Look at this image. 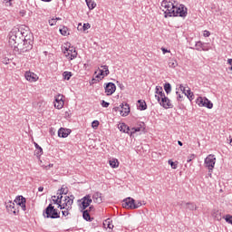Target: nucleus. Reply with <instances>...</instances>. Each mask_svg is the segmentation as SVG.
Returning a JSON list of instances; mask_svg holds the SVG:
<instances>
[{"label":"nucleus","mask_w":232,"mask_h":232,"mask_svg":"<svg viewBox=\"0 0 232 232\" xmlns=\"http://www.w3.org/2000/svg\"><path fill=\"white\" fill-rule=\"evenodd\" d=\"M49 24H50V26H55V24H57V19H55V18L50 19Z\"/></svg>","instance_id":"obj_42"},{"label":"nucleus","mask_w":232,"mask_h":232,"mask_svg":"<svg viewBox=\"0 0 232 232\" xmlns=\"http://www.w3.org/2000/svg\"><path fill=\"white\" fill-rule=\"evenodd\" d=\"M66 202H68V196H65V197H64V199L63 200V204H66Z\"/></svg>","instance_id":"obj_53"},{"label":"nucleus","mask_w":232,"mask_h":232,"mask_svg":"<svg viewBox=\"0 0 232 232\" xmlns=\"http://www.w3.org/2000/svg\"><path fill=\"white\" fill-rule=\"evenodd\" d=\"M118 130H120V131H122L123 133H128V135H130V127L126 125V123H120L118 125Z\"/></svg>","instance_id":"obj_23"},{"label":"nucleus","mask_w":232,"mask_h":232,"mask_svg":"<svg viewBox=\"0 0 232 232\" xmlns=\"http://www.w3.org/2000/svg\"><path fill=\"white\" fill-rule=\"evenodd\" d=\"M205 102H206V98L198 97L196 100V103L198 104L200 107H204Z\"/></svg>","instance_id":"obj_33"},{"label":"nucleus","mask_w":232,"mask_h":232,"mask_svg":"<svg viewBox=\"0 0 232 232\" xmlns=\"http://www.w3.org/2000/svg\"><path fill=\"white\" fill-rule=\"evenodd\" d=\"M164 90L166 93H171V84L167 82L164 84Z\"/></svg>","instance_id":"obj_37"},{"label":"nucleus","mask_w":232,"mask_h":232,"mask_svg":"<svg viewBox=\"0 0 232 232\" xmlns=\"http://www.w3.org/2000/svg\"><path fill=\"white\" fill-rule=\"evenodd\" d=\"M38 191H44V187H39Z\"/></svg>","instance_id":"obj_56"},{"label":"nucleus","mask_w":232,"mask_h":232,"mask_svg":"<svg viewBox=\"0 0 232 232\" xmlns=\"http://www.w3.org/2000/svg\"><path fill=\"white\" fill-rule=\"evenodd\" d=\"M59 32L60 34H62V35H70V33H68V27L66 26H63V28H60Z\"/></svg>","instance_id":"obj_35"},{"label":"nucleus","mask_w":232,"mask_h":232,"mask_svg":"<svg viewBox=\"0 0 232 232\" xmlns=\"http://www.w3.org/2000/svg\"><path fill=\"white\" fill-rule=\"evenodd\" d=\"M25 79H26V81H29L30 82H35V81H37V74H35L34 72H26Z\"/></svg>","instance_id":"obj_22"},{"label":"nucleus","mask_w":232,"mask_h":232,"mask_svg":"<svg viewBox=\"0 0 232 232\" xmlns=\"http://www.w3.org/2000/svg\"><path fill=\"white\" fill-rule=\"evenodd\" d=\"M15 204L22 208L23 211H26V198L23 196H18L14 199Z\"/></svg>","instance_id":"obj_15"},{"label":"nucleus","mask_w":232,"mask_h":232,"mask_svg":"<svg viewBox=\"0 0 232 232\" xmlns=\"http://www.w3.org/2000/svg\"><path fill=\"white\" fill-rule=\"evenodd\" d=\"M64 96L63 94H58L55 97V101H54V108H57V110H63V108L64 107Z\"/></svg>","instance_id":"obj_12"},{"label":"nucleus","mask_w":232,"mask_h":232,"mask_svg":"<svg viewBox=\"0 0 232 232\" xmlns=\"http://www.w3.org/2000/svg\"><path fill=\"white\" fill-rule=\"evenodd\" d=\"M92 27V25H90V24H83L82 25V32H86V30H90V28Z\"/></svg>","instance_id":"obj_43"},{"label":"nucleus","mask_w":232,"mask_h":232,"mask_svg":"<svg viewBox=\"0 0 232 232\" xmlns=\"http://www.w3.org/2000/svg\"><path fill=\"white\" fill-rule=\"evenodd\" d=\"M85 3L89 8V10H93V8H95V6H97V4H95V2H93L92 0H85Z\"/></svg>","instance_id":"obj_28"},{"label":"nucleus","mask_w":232,"mask_h":232,"mask_svg":"<svg viewBox=\"0 0 232 232\" xmlns=\"http://www.w3.org/2000/svg\"><path fill=\"white\" fill-rule=\"evenodd\" d=\"M178 144H179V146H183V143L180 140H178Z\"/></svg>","instance_id":"obj_58"},{"label":"nucleus","mask_w":232,"mask_h":232,"mask_svg":"<svg viewBox=\"0 0 232 232\" xmlns=\"http://www.w3.org/2000/svg\"><path fill=\"white\" fill-rule=\"evenodd\" d=\"M42 1H44V3H50V1L52 0H42Z\"/></svg>","instance_id":"obj_59"},{"label":"nucleus","mask_w":232,"mask_h":232,"mask_svg":"<svg viewBox=\"0 0 232 232\" xmlns=\"http://www.w3.org/2000/svg\"><path fill=\"white\" fill-rule=\"evenodd\" d=\"M115 90H117V86L113 82H108L105 86V93L110 96L115 93Z\"/></svg>","instance_id":"obj_16"},{"label":"nucleus","mask_w":232,"mask_h":232,"mask_svg":"<svg viewBox=\"0 0 232 232\" xmlns=\"http://www.w3.org/2000/svg\"><path fill=\"white\" fill-rule=\"evenodd\" d=\"M156 93L160 99H162L163 97H166V94L164 92H162V87L160 86H156Z\"/></svg>","instance_id":"obj_27"},{"label":"nucleus","mask_w":232,"mask_h":232,"mask_svg":"<svg viewBox=\"0 0 232 232\" xmlns=\"http://www.w3.org/2000/svg\"><path fill=\"white\" fill-rule=\"evenodd\" d=\"M77 28L80 31H82V24H79Z\"/></svg>","instance_id":"obj_54"},{"label":"nucleus","mask_w":232,"mask_h":232,"mask_svg":"<svg viewBox=\"0 0 232 232\" xmlns=\"http://www.w3.org/2000/svg\"><path fill=\"white\" fill-rule=\"evenodd\" d=\"M193 159H195V155L192 154L189 159L187 160V162H191V160H193Z\"/></svg>","instance_id":"obj_51"},{"label":"nucleus","mask_w":232,"mask_h":232,"mask_svg":"<svg viewBox=\"0 0 232 232\" xmlns=\"http://www.w3.org/2000/svg\"><path fill=\"white\" fill-rule=\"evenodd\" d=\"M92 127L94 129L99 128V121H93L92 123Z\"/></svg>","instance_id":"obj_45"},{"label":"nucleus","mask_w":232,"mask_h":232,"mask_svg":"<svg viewBox=\"0 0 232 232\" xmlns=\"http://www.w3.org/2000/svg\"><path fill=\"white\" fill-rule=\"evenodd\" d=\"M183 97H184V95L179 94L178 95V101H182Z\"/></svg>","instance_id":"obj_55"},{"label":"nucleus","mask_w":232,"mask_h":232,"mask_svg":"<svg viewBox=\"0 0 232 232\" xmlns=\"http://www.w3.org/2000/svg\"><path fill=\"white\" fill-rule=\"evenodd\" d=\"M5 208L8 213L10 214L14 213V215H19V210L15 208V203H14L13 201L9 200L5 202Z\"/></svg>","instance_id":"obj_13"},{"label":"nucleus","mask_w":232,"mask_h":232,"mask_svg":"<svg viewBox=\"0 0 232 232\" xmlns=\"http://www.w3.org/2000/svg\"><path fill=\"white\" fill-rule=\"evenodd\" d=\"M56 198H58L60 200V202H62V203L64 200V199H63V195H60V194H57Z\"/></svg>","instance_id":"obj_49"},{"label":"nucleus","mask_w":232,"mask_h":232,"mask_svg":"<svg viewBox=\"0 0 232 232\" xmlns=\"http://www.w3.org/2000/svg\"><path fill=\"white\" fill-rule=\"evenodd\" d=\"M142 127H133L130 129V135H133V133H137L138 131H140Z\"/></svg>","instance_id":"obj_38"},{"label":"nucleus","mask_w":232,"mask_h":232,"mask_svg":"<svg viewBox=\"0 0 232 232\" xmlns=\"http://www.w3.org/2000/svg\"><path fill=\"white\" fill-rule=\"evenodd\" d=\"M52 198H53V204H56L58 207H59L61 204H63V203L61 202V200H59V199L57 198V196H53Z\"/></svg>","instance_id":"obj_39"},{"label":"nucleus","mask_w":232,"mask_h":232,"mask_svg":"<svg viewBox=\"0 0 232 232\" xmlns=\"http://www.w3.org/2000/svg\"><path fill=\"white\" fill-rule=\"evenodd\" d=\"M102 108H108L110 106V102H105L104 100L102 101Z\"/></svg>","instance_id":"obj_46"},{"label":"nucleus","mask_w":232,"mask_h":232,"mask_svg":"<svg viewBox=\"0 0 232 232\" xmlns=\"http://www.w3.org/2000/svg\"><path fill=\"white\" fill-rule=\"evenodd\" d=\"M176 2H169L168 0H163L161 2V8L164 11L165 17H173L172 10L175 8Z\"/></svg>","instance_id":"obj_4"},{"label":"nucleus","mask_w":232,"mask_h":232,"mask_svg":"<svg viewBox=\"0 0 232 232\" xmlns=\"http://www.w3.org/2000/svg\"><path fill=\"white\" fill-rule=\"evenodd\" d=\"M109 164L111 168H119V160L111 159L110 160Z\"/></svg>","instance_id":"obj_29"},{"label":"nucleus","mask_w":232,"mask_h":232,"mask_svg":"<svg viewBox=\"0 0 232 232\" xmlns=\"http://www.w3.org/2000/svg\"><path fill=\"white\" fill-rule=\"evenodd\" d=\"M95 81V79H92V82Z\"/></svg>","instance_id":"obj_64"},{"label":"nucleus","mask_w":232,"mask_h":232,"mask_svg":"<svg viewBox=\"0 0 232 232\" xmlns=\"http://www.w3.org/2000/svg\"><path fill=\"white\" fill-rule=\"evenodd\" d=\"M111 218H107L103 221V227H107L108 229H113V224L111 223Z\"/></svg>","instance_id":"obj_26"},{"label":"nucleus","mask_w":232,"mask_h":232,"mask_svg":"<svg viewBox=\"0 0 232 232\" xmlns=\"http://www.w3.org/2000/svg\"><path fill=\"white\" fill-rule=\"evenodd\" d=\"M177 66H179L177 60L170 59L169 61V68H177Z\"/></svg>","instance_id":"obj_34"},{"label":"nucleus","mask_w":232,"mask_h":232,"mask_svg":"<svg viewBox=\"0 0 232 232\" xmlns=\"http://www.w3.org/2000/svg\"><path fill=\"white\" fill-rule=\"evenodd\" d=\"M179 89L181 90V92H183V93H185L188 101H193L195 99V94H193L191 90L188 89L186 91V87H184L182 84L179 86Z\"/></svg>","instance_id":"obj_18"},{"label":"nucleus","mask_w":232,"mask_h":232,"mask_svg":"<svg viewBox=\"0 0 232 232\" xmlns=\"http://www.w3.org/2000/svg\"><path fill=\"white\" fill-rule=\"evenodd\" d=\"M63 79H65V81H70V79H72V72H64L63 73Z\"/></svg>","instance_id":"obj_36"},{"label":"nucleus","mask_w":232,"mask_h":232,"mask_svg":"<svg viewBox=\"0 0 232 232\" xmlns=\"http://www.w3.org/2000/svg\"><path fill=\"white\" fill-rule=\"evenodd\" d=\"M82 217L83 219L86 220L87 222H92V217H90V212H88V210H84L82 212Z\"/></svg>","instance_id":"obj_30"},{"label":"nucleus","mask_w":232,"mask_h":232,"mask_svg":"<svg viewBox=\"0 0 232 232\" xmlns=\"http://www.w3.org/2000/svg\"><path fill=\"white\" fill-rule=\"evenodd\" d=\"M57 195H68V188L63 186L60 189H58Z\"/></svg>","instance_id":"obj_32"},{"label":"nucleus","mask_w":232,"mask_h":232,"mask_svg":"<svg viewBox=\"0 0 232 232\" xmlns=\"http://www.w3.org/2000/svg\"><path fill=\"white\" fill-rule=\"evenodd\" d=\"M63 53L65 57L70 61H73V59H77V51L73 46L65 47Z\"/></svg>","instance_id":"obj_9"},{"label":"nucleus","mask_w":232,"mask_h":232,"mask_svg":"<svg viewBox=\"0 0 232 232\" xmlns=\"http://www.w3.org/2000/svg\"><path fill=\"white\" fill-rule=\"evenodd\" d=\"M114 111H119L121 117H128L130 115V105L128 103H122L119 107H115Z\"/></svg>","instance_id":"obj_10"},{"label":"nucleus","mask_w":232,"mask_h":232,"mask_svg":"<svg viewBox=\"0 0 232 232\" xmlns=\"http://www.w3.org/2000/svg\"><path fill=\"white\" fill-rule=\"evenodd\" d=\"M138 103H139L138 108L139 110H140V111H144V110L148 109V105L146 104L145 101L139 100Z\"/></svg>","instance_id":"obj_24"},{"label":"nucleus","mask_w":232,"mask_h":232,"mask_svg":"<svg viewBox=\"0 0 232 232\" xmlns=\"http://www.w3.org/2000/svg\"><path fill=\"white\" fill-rule=\"evenodd\" d=\"M34 48L32 40L26 39V37L23 40L22 44L18 45V48L16 49L21 53H24L26 52H30Z\"/></svg>","instance_id":"obj_7"},{"label":"nucleus","mask_w":232,"mask_h":232,"mask_svg":"<svg viewBox=\"0 0 232 232\" xmlns=\"http://www.w3.org/2000/svg\"><path fill=\"white\" fill-rule=\"evenodd\" d=\"M102 68L100 70V72L96 75V79H100V81H102L103 77H107V75H110V70L108 69V65H102Z\"/></svg>","instance_id":"obj_14"},{"label":"nucleus","mask_w":232,"mask_h":232,"mask_svg":"<svg viewBox=\"0 0 232 232\" xmlns=\"http://www.w3.org/2000/svg\"><path fill=\"white\" fill-rule=\"evenodd\" d=\"M34 147H35L34 155L36 157H41V155H43V148H41V146H39V144L35 142H34Z\"/></svg>","instance_id":"obj_25"},{"label":"nucleus","mask_w":232,"mask_h":232,"mask_svg":"<svg viewBox=\"0 0 232 232\" xmlns=\"http://www.w3.org/2000/svg\"><path fill=\"white\" fill-rule=\"evenodd\" d=\"M44 218H61V214L52 204H49L44 211Z\"/></svg>","instance_id":"obj_5"},{"label":"nucleus","mask_w":232,"mask_h":232,"mask_svg":"<svg viewBox=\"0 0 232 232\" xmlns=\"http://www.w3.org/2000/svg\"><path fill=\"white\" fill-rule=\"evenodd\" d=\"M24 34H23V32L19 30V28H14L9 33V44L14 48V50H17L21 44H23V40L24 39Z\"/></svg>","instance_id":"obj_1"},{"label":"nucleus","mask_w":232,"mask_h":232,"mask_svg":"<svg viewBox=\"0 0 232 232\" xmlns=\"http://www.w3.org/2000/svg\"><path fill=\"white\" fill-rule=\"evenodd\" d=\"M217 162V158H215V155L209 154L205 159V167L208 168L209 177H211V173H213V169L215 168V163Z\"/></svg>","instance_id":"obj_6"},{"label":"nucleus","mask_w":232,"mask_h":232,"mask_svg":"<svg viewBox=\"0 0 232 232\" xmlns=\"http://www.w3.org/2000/svg\"><path fill=\"white\" fill-rule=\"evenodd\" d=\"M73 198H75L73 195L67 197L66 203L62 202L58 208H60V209H72V206L73 204Z\"/></svg>","instance_id":"obj_11"},{"label":"nucleus","mask_w":232,"mask_h":232,"mask_svg":"<svg viewBox=\"0 0 232 232\" xmlns=\"http://www.w3.org/2000/svg\"><path fill=\"white\" fill-rule=\"evenodd\" d=\"M225 220L226 222H227L228 224H231L232 225V216L231 215H227L225 217Z\"/></svg>","instance_id":"obj_44"},{"label":"nucleus","mask_w":232,"mask_h":232,"mask_svg":"<svg viewBox=\"0 0 232 232\" xmlns=\"http://www.w3.org/2000/svg\"><path fill=\"white\" fill-rule=\"evenodd\" d=\"M203 107L211 110L213 108V102H211L208 98H205V105H203Z\"/></svg>","instance_id":"obj_31"},{"label":"nucleus","mask_w":232,"mask_h":232,"mask_svg":"<svg viewBox=\"0 0 232 232\" xmlns=\"http://www.w3.org/2000/svg\"><path fill=\"white\" fill-rule=\"evenodd\" d=\"M169 166H171L172 169H177L178 166H177V163L171 160H169Z\"/></svg>","instance_id":"obj_41"},{"label":"nucleus","mask_w":232,"mask_h":232,"mask_svg":"<svg viewBox=\"0 0 232 232\" xmlns=\"http://www.w3.org/2000/svg\"><path fill=\"white\" fill-rule=\"evenodd\" d=\"M92 200L96 204H102V194L101 192H95L92 195Z\"/></svg>","instance_id":"obj_21"},{"label":"nucleus","mask_w":232,"mask_h":232,"mask_svg":"<svg viewBox=\"0 0 232 232\" xmlns=\"http://www.w3.org/2000/svg\"><path fill=\"white\" fill-rule=\"evenodd\" d=\"M81 202H82V209H86V208L90 207V204H92L93 200L92 199V196L86 195L81 199Z\"/></svg>","instance_id":"obj_17"},{"label":"nucleus","mask_w":232,"mask_h":232,"mask_svg":"<svg viewBox=\"0 0 232 232\" xmlns=\"http://www.w3.org/2000/svg\"><path fill=\"white\" fill-rule=\"evenodd\" d=\"M93 208V207H90V209H92Z\"/></svg>","instance_id":"obj_63"},{"label":"nucleus","mask_w":232,"mask_h":232,"mask_svg":"<svg viewBox=\"0 0 232 232\" xmlns=\"http://www.w3.org/2000/svg\"><path fill=\"white\" fill-rule=\"evenodd\" d=\"M227 63H228V64H230V66H232V59H228Z\"/></svg>","instance_id":"obj_57"},{"label":"nucleus","mask_w":232,"mask_h":232,"mask_svg":"<svg viewBox=\"0 0 232 232\" xmlns=\"http://www.w3.org/2000/svg\"><path fill=\"white\" fill-rule=\"evenodd\" d=\"M179 206L182 209H189L190 211L197 209V205H195L194 203H189V202L186 203L182 201L179 204Z\"/></svg>","instance_id":"obj_19"},{"label":"nucleus","mask_w":232,"mask_h":232,"mask_svg":"<svg viewBox=\"0 0 232 232\" xmlns=\"http://www.w3.org/2000/svg\"><path fill=\"white\" fill-rule=\"evenodd\" d=\"M161 51H162V53L165 54V53H169V50L168 49H166V48H164V47H162L161 48Z\"/></svg>","instance_id":"obj_52"},{"label":"nucleus","mask_w":232,"mask_h":232,"mask_svg":"<svg viewBox=\"0 0 232 232\" xmlns=\"http://www.w3.org/2000/svg\"><path fill=\"white\" fill-rule=\"evenodd\" d=\"M188 15V8L182 4L176 2L174 10H172V17H186Z\"/></svg>","instance_id":"obj_3"},{"label":"nucleus","mask_w":232,"mask_h":232,"mask_svg":"<svg viewBox=\"0 0 232 232\" xmlns=\"http://www.w3.org/2000/svg\"><path fill=\"white\" fill-rule=\"evenodd\" d=\"M229 144H230V146H232V138H230V140H229Z\"/></svg>","instance_id":"obj_62"},{"label":"nucleus","mask_w":232,"mask_h":232,"mask_svg":"<svg viewBox=\"0 0 232 232\" xmlns=\"http://www.w3.org/2000/svg\"><path fill=\"white\" fill-rule=\"evenodd\" d=\"M12 2V0H5V3L10 5V3Z\"/></svg>","instance_id":"obj_60"},{"label":"nucleus","mask_w":232,"mask_h":232,"mask_svg":"<svg viewBox=\"0 0 232 232\" xmlns=\"http://www.w3.org/2000/svg\"><path fill=\"white\" fill-rule=\"evenodd\" d=\"M155 98L157 99L158 102L162 106V108H165V110H169V108H173V104H171V101L169 98L163 96V98L160 99V96L155 95Z\"/></svg>","instance_id":"obj_8"},{"label":"nucleus","mask_w":232,"mask_h":232,"mask_svg":"<svg viewBox=\"0 0 232 232\" xmlns=\"http://www.w3.org/2000/svg\"><path fill=\"white\" fill-rule=\"evenodd\" d=\"M54 19H56V22H57V21H61V17H56V18H54Z\"/></svg>","instance_id":"obj_61"},{"label":"nucleus","mask_w":232,"mask_h":232,"mask_svg":"<svg viewBox=\"0 0 232 232\" xmlns=\"http://www.w3.org/2000/svg\"><path fill=\"white\" fill-rule=\"evenodd\" d=\"M201 50H203V52H208V47L206 46V44H203Z\"/></svg>","instance_id":"obj_50"},{"label":"nucleus","mask_w":232,"mask_h":232,"mask_svg":"<svg viewBox=\"0 0 232 232\" xmlns=\"http://www.w3.org/2000/svg\"><path fill=\"white\" fill-rule=\"evenodd\" d=\"M203 45H204V44H202V42H197L196 43V50H198V52H200V50H202Z\"/></svg>","instance_id":"obj_40"},{"label":"nucleus","mask_w":232,"mask_h":232,"mask_svg":"<svg viewBox=\"0 0 232 232\" xmlns=\"http://www.w3.org/2000/svg\"><path fill=\"white\" fill-rule=\"evenodd\" d=\"M71 130L68 129H64V128H61L58 130V137H61L62 139H66V137H68V135H70Z\"/></svg>","instance_id":"obj_20"},{"label":"nucleus","mask_w":232,"mask_h":232,"mask_svg":"<svg viewBox=\"0 0 232 232\" xmlns=\"http://www.w3.org/2000/svg\"><path fill=\"white\" fill-rule=\"evenodd\" d=\"M204 37H209V35H211V33H209V31L205 30L203 33Z\"/></svg>","instance_id":"obj_48"},{"label":"nucleus","mask_w":232,"mask_h":232,"mask_svg":"<svg viewBox=\"0 0 232 232\" xmlns=\"http://www.w3.org/2000/svg\"><path fill=\"white\" fill-rule=\"evenodd\" d=\"M70 209H66V210H63V211H62V213H63V217H68V215H70Z\"/></svg>","instance_id":"obj_47"},{"label":"nucleus","mask_w":232,"mask_h":232,"mask_svg":"<svg viewBox=\"0 0 232 232\" xmlns=\"http://www.w3.org/2000/svg\"><path fill=\"white\" fill-rule=\"evenodd\" d=\"M121 206L125 209H139L142 206V202L134 200L133 198H127L122 200Z\"/></svg>","instance_id":"obj_2"}]
</instances>
